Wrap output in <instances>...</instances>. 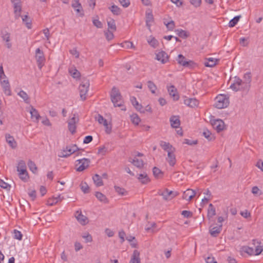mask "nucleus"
<instances>
[{
	"label": "nucleus",
	"instance_id": "nucleus-1",
	"mask_svg": "<svg viewBox=\"0 0 263 263\" xmlns=\"http://www.w3.org/2000/svg\"><path fill=\"white\" fill-rule=\"evenodd\" d=\"M229 105V98L226 95H219L215 98V107L218 109L226 108Z\"/></svg>",
	"mask_w": 263,
	"mask_h": 263
},
{
	"label": "nucleus",
	"instance_id": "nucleus-2",
	"mask_svg": "<svg viewBox=\"0 0 263 263\" xmlns=\"http://www.w3.org/2000/svg\"><path fill=\"white\" fill-rule=\"evenodd\" d=\"M110 97L111 101L115 106L120 107L122 106L123 103L122 97L118 88L115 87L112 88Z\"/></svg>",
	"mask_w": 263,
	"mask_h": 263
},
{
	"label": "nucleus",
	"instance_id": "nucleus-3",
	"mask_svg": "<svg viewBox=\"0 0 263 263\" xmlns=\"http://www.w3.org/2000/svg\"><path fill=\"white\" fill-rule=\"evenodd\" d=\"M79 150V148L76 144H72L67 146L65 148L61 150L58 154V156L61 158H67L70 156L72 154Z\"/></svg>",
	"mask_w": 263,
	"mask_h": 263
},
{
	"label": "nucleus",
	"instance_id": "nucleus-4",
	"mask_svg": "<svg viewBox=\"0 0 263 263\" xmlns=\"http://www.w3.org/2000/svg\"><path fill=\"white\" fill-rule=\"evenodd\" d=\"M230 88L235 91L249 89L242 80L237 77H235L233 83L230 85Z\"/></svg>",
	"mask_w": 263,
	"mask_h": 263
},
{
	"label": "nucleus",
	"instance_id": "nucleus-5",
	"mask_svg": "<svg viewBox=\"0 0 263 263\" xmlns=\"http://www.w3.org/2000/svg\"><path fill=\"white\" fill-rule=\"evenodd\" d=\"M89 81L88 80H84L79 86L80 95L81 99L84 101L86 99V95L89 87Z\"/></svg>",
	"mask_w": 263,
	"mask_h": 263
},
{
	"label": "nucleus",
	"instance_id": "nucleus-6",
	"mask_svg": "<svg viewBox=\"0 0 263 263\" xmlns=\"http://www.w3.org/2000/svg\"><path fill=\"white\" fill-rule=\"evenodd\" d=\"M13 8L15 19H18L21 16L22 3L21 0H10Z\"/></svg>",
	"mask_w": 263,
	"mask_h": 263
},
{
	"label": "nucleus",
	"instance_id": "nucleus-7",
	"mask_svg": "<svg viewBox=\"0 0 263 263\" xmlns=\"http://www.w3.org/2000/svg\"><path fill=\"white\" fill-rule=\"evenodd\" d=\"M35 58L36 61L38 68L40 69H41L43 66L44 65L45 62V58L43 51L41 50L39 48L35 50Z\"/></svg>",
	"mask_w": 263,
	"mask_h": 263
},
{
	"label": "nucleus",
	"instance_id": "nucleus-8",
	"mask_svg": "<svg viewBox=\"0 0 263 263\" xmlns=\"http://www.w3.org/2000/svg\"><path fill=\"white\" fill-rule=\"evenodd\" d=\"M79 119L77 114H73V116L68 121V129L69 132L74 134L76 132V124L79 122Z\"/></svg>",
	"mask_w": 263,
	"mask_h": 263
},
{
	"label": "nucleus",
	"instance_id": "nucleus-9",
	"mask_svg": "<svg viewBox=\"0 0 263 263\" xmlns=\"http://www.w3.org/2000/svg\"><path fill=\"white\" fill-rule=\"evenodd\" d=\"M76 162H78L76 164V166H77V171L82 172L89 166L90 161L88 159L83 158L77 160Z\"/></svg>",
	"mask_w": 263,
	"mask_h": 263
},
{
	"label": "nucleus",
	"instance_id": "nucleus-10",
	"mask_svg": "<svg viewBox=\"0 0 263 263\" xmlns=\"http://www.w3.org/2000/svg\"><path fill=\"white\" fill-rule=\"evenodd\" d=\"M177 61L179 64L185 67H192L194 64L191 60L186 61L185 58L181 54L178 55Z\"/></svg>",
	"mask_w": 263,
	"mask_h": 263
},
{
	"label": "nucleus",
	"instance_id": "nucleus-11",
	"mask_svg": "<svg viewBox=\"0 0 263 263\" xmlns=\"http://www.w3.org/2000/svg\"><path fill=\"white\" fill-rule=\"evenodd\" d=\"M160 195L163 197V198L165 200H171L176 197L178 194L177 192L169 191L168 189H166L163 192L160 194Z\"/></svg>",
	"mask_w": 263,
	"mask_h": 263
},
{
	"label": "nucleus",
	"instance_id": "nucleus-12",
	"mask_svg": "<svg viewBox=\"0 0 263 263\" xmlns=\"http://www.w3.org/2000/svg\"><path fill=\"white\" fill-rule=\"evenodd\" d=\"M211 124L214 128H215L217 132H220L224 128V123L220 119L214 120L211 121Z\"/></svg>",
	"mask_w": 263,
	"mask_h": 263
},
{
	"label": "nucleus",
	"instance_id": "nucleus-13",
	"mask_svg": "<svg viewBox=\"0 0 263 263\" xmlns=\"http://www.w3.org/2000/svg\"><path fill=\"white\" fill-rule=\"evenodd\" d=\"M75 217L78 221L82 225H86L88 222L87 217L82 214L81 211H77L75 214Z\"/></svg>",
	"mask_w": 263,
	"mask_h": 263
},
{
	"label": "nucleus",
	"instance_id": "nucleus-14",
	"mask_svg": "<svg viewBox=\"0 0 263 263\" xmlns=\"http://www.w3.org/2000/svg\"><path fill=\"white\" fill-rule=\"evenodd\" d=\"M156 59L160 61L162 64H165L168 61V56L164 51H161L156 53Z\"/></svg>",
	"mask_w": 263,
	"mask_h": 263
},
{
	"label": "nucleus",
	"instance_id": "nucleus-15",
	"mask_svg": "<svg viewBox=\"0 0 263 263\" xmlns=\"http://www.w3.org/2000/svg\"><path fill=\"white\" fill-rule=\"evenodd\" d=\"M184 103L187 106L192 108L197 107L199 105V101L196 98H190L185 97L184 100Z\"/></svg>",
	"mask_w": 263,
	"mask_h": 263
},
{
	"label": "nucleus",
	"instance_id": "nucleus-16",
	"mask_svg": "<svg viewBox=\"0 0 263 263\" xmlns=\"http://www.w3.org/2000/svg\"><path fill=\"white\" fill-rule=\"evenodd\" d=\"M5 138L7 143L12 149H15L17 147V142L13 136L10 135L9 134H6Z\"/></svg>",
	"mask_w": 263,
	"mask_h": 263
},
{
	"label": "nucleus",
	"instance_id": "nucleus-17",
	"mask_svg": "<svg viewBox=\"0 0 263 263\" xmlns=\"http://www.w3.org/2000/svg\"><path fill=\"white\" fill-rule=\"evenodd\" d=\"M195 195L196 192L194 190L188 189L183 192L182 198L186 200L190 201Z\"/></svg>",
	"mask_w": 263,
	"mask_h": 263
},
{
	"label": "nucleus",
	"instance_id": "nucleus-18",
	"mask_svg": "<svg viewBox=\"0 0 263 263\" xmlns=\"http://www.w3.org/2000/svg\"><path fill=\"white\" fill-rule=\"evenodd\" d=\"M1 84L3 87L4 91L5 94L7 96H10L11 95V91L10 90V86L8 80H1Z\"/></svg>",
	"mask_w": 263,
	"mask_h": 263
},
{
	"label": "nucleus",
	"instance_id": "nucleus-19",
	"mask_svg": "<svg viewBox=\"0 0 263 263\" xmlns=\"http://www.w3.org/2000/svg\"><path fill=\"white\" fill-rule=\"evenodd\" d=\"M260 242L255 239L252 240L255 255L260 254L263 251V246H260Z\"/></svg>",
	"mask_w": 263,
	"mask_h": 263
},
{
	"label": "nucleus",
	"instance_id": "nucleus-20",
	"mask_svg": "<svg viewBox=\"0 0 263 263\" xmlns=\"http://www.w3.org/2000/svg\"><path fill=\"white\" fill-rule=\"evenodd\" d=\"M30 114H31V118L34 122H39V119L41 118V116L38 111L34 108L33 106H31L30 110Z\"/></svg>",
	"mask_w": 263,
	"mask_h": 263
},
{
	"label": "nucleus",
	"instance_id": "nucleus-21",
	"mask_svg": "<svg viewBox=\"0 0 263 263\" xmlns=\"http://www.w3.org/2000/svg\"><path fill=\"white\" fill-rule=\"evenodd\" d=\"M175 151H169L167 153V158H166L167 161L168 162L170 165L173 166L176 162V157L174 154Z\"/></svg>",
	"mask_w": 263,
	"mask_h": 263
},
{
	"label": "nucleus",
	"instance_id": "nucleus-22",
	"mask_svg": "<svg viewBox=\"0 0 263 263\" xmlns=\"http://www.w3.org/2000/svg\"><path fill=\"white\" fill-rule=\"evenodd\" d=\"M160 145L163 150L168 153L169 151H175V148L168 142L164 141L160 142Z\"/></svg>",
	"mask_w": 263,
	"mask_h": 263
},
{
	"label": "nucleus",
	"instance_id": "nucleus-23",
	"mask_svg": "<svg viewBox=\"0 0 263 263\" xmlns=\"http://www.w3.org/2000/svg\"><path fill=\"white\" fill-rule=\"evenodd\" d=\"M2 37L6 42V47L9 49L12 46L11 43H10V34L7 31H2Z\"/></svg>",
	"mask_w": 263,
	"mask_h": 263
},
{
	"label": "nucleus",
	"instance_id": "nucleus-24",
	"mask_svg": "<svg viewBox=\"0 0 263 263\" xmlns=\"http://www.w3.org/2000/svg\"><path fill=\"white\" fill-rule=\"evenodd\" d=\"M129 263H141L140 252L138 250H135L134 251Z\"/></svg>",
	"mask_w": 263,
	"mask_h": 263
},
{
	"label": "nucleus",
	"instance_id": "nucleus-25",
	"mask_svg": "<svg viewBox=\"0 0 263 263\" xmlns=\"http://www.w3.org/2000/svg\"><path fill=\"white\" fill-rule=\"evenodd\" d=\"M18 172V175L20 178L24 182H27L29 179V175L27 171V169L26 170H21L17 171Z\"/></svg>",
	"mask_w": 263,
	"mask_h": 263
},
{
	"label": "nucleus",
	"instance_id": "nucleus-26",
	"mask_svg": "<svg viewBox=\"0 0 263 263\" xmlns=\"http://www.w3.org/2000/svg\"><path fill=\"white\" fill-rule=\"evenodd\" d=\"M96 119L100 124H102L104 126H105L107 133H109L111 131V128H108V125L107 120L100 115H98V117H96Z\"/></svg>",
	"mask_w": 263,
	"mask_h": 263
},
{
	"label": "nucleus",
	"instance_id": "nucleus-27",
	"mask_svg": "<svg viewBox=\"0 0 263 263\" xmlns=\"http://www.w3.org/2000/svg\"><path fill=\"white\" fill-rule=\"evenodd\" d=\"M171 126L173 128H178L180 125V120L178 116H172L170 118Z\"/></svg>",
	"mask_w": 263,
	"mask_h": 263
},
{
	"label": "nucleus",
	"instance_id": "nucleus-28",
	"mask_svg": "<svg viewBox=\"0 0 263 263\" xmlns=\"http://www.w3.org/2000/svg\"><path fill=\"white\" fill-rule=\"evenodd\" d=\"M222 230V224L218 227H214L210 230V233L213 237H216Z\"/></svg>",
	"mask_w": 263,
	"mask_h": 263
},
{
	"label": "nucleus",
	"instance_id": "nucleus-29",
	"mask_svg": "<svg viewBox=\"0 0 263 263\" xmlns=\"http://www.w3.org/2000/svg\"><path fill=\"white\" fill-rule=\"evenodd\" d=\"M138 179L142 184H147L150 181V179L146 173L139 174Z\"/></svg>",
	"mask_w": 263,
	"mask_h": 263
},
{
	"label": "nucleus",
	"instance_id": "nucleus-30",
	"mask_svg": "<svg viewBox=\"0 0 263 263\" xmlns=\"http://www.w3.org/2000/svg\"><path fill=\"white\" fill-rule=\"evenodd\" d=\"M218 60L216 59L210 58L206 59V61L204 62V65L206 67H212L215 66Z\"/></svg>",
	"mask_w": 263,
	"mask_h": 263
},
{
	"label": "nucleus",
	"instance_id": "nucleus-31",
	"mask_svg": "<svg viewBox=\"0 0 263 263\" xmlns=\"http://www.w3.org/2000/svg\"><path fill=\"white\" fill-rule=\"evenodd\" d=\"M135 166L138 168H142L144 166V162L142 159H139L137 158H134L132 160H129Z\"/></svg>",
	"mask_w": 263,
	"mask_h": 263
},
{
	"label": "nucleus",
	"instance_id": "nucleus-32",
	"mask_svg": "<svg viewBox=\"0 0 263 263\" xmlns=\"http://www.w3.org/2000/svg\"><path fill=\"white\" fill-rule=\"evenodd\" d=\"M92 179L94 183L97 186H101L103 185V182L102 177L98 174H95L92 177Z\"/></svg>",
	"mask_w": 263,
	"mask_h": 263
},
{
	"label": "nucleus",
	"instance_id": "nucleus-33",
	"mask_svg": "<svg viewBox=\"0 0 263 263\" xmlns=\"http://www.w3.org/2000/svg\"><path fill=\"white\" fill-rule=\"evenodd\" d=\"M168 91L170 95L173 97L174 100H178L179 99V96L176 94L177 89L173 85L168 88Z\"/></svg>",
	"mask_w": 263,
	"mask_h": 263
},
{
	"label": "nucleus",
	"instance_id": "nucleus-34",
	"mask_svg": "<svg viewBox=\"0 0 263 263\" xmlns=\"http://www.w3.org/2000/svg\"><path fill=\"white\" fill-rule=\"evenodd\" d=\"M107 23L108 25V28L109 29H110L112 31H115L116 30L117 27L116 25L115 21L112 18H108L107 19Z\"/></svg>",
	"mask_w": 263,
	"mask_h": 263
},
{
	"label": "nucleus",
	"instance_id": "nucleus-35",
	"mask_svg": "<svg viewBox=\"0 0 263 263\" xmlns=\"http://www.w3.org/2000/svg\"><path fill=\"white\" fill-rule=\"evenodd\" d=\"M95 196L97 197V198L101 202H102L104 203H108V201L105 195L103 194L102 193L99 192H97L95 194Z\"/></svg>",
	"mask_w": 263,
	"mask_h": 263
},
{
	"label": "nucleus",
	"instance_id": "nucleus-36",
	"mask_svg": "<svg viewBox=\"0 0 263 263\" xmlns=\"http://www.w3.org/2000/svg\"><path fill=\"white\" fill-rule=\"evenodd\" d=\"M22 18L23 22L25 24L28 29L31 28V20L28 15L21 16Z\"/></svg>",
	"mask_w": 263,
	"mask_h": 263
},
{
	"label": "nucleus",
	"instance_id": "nucleus-37",
	"mask_svg": "<svg viewBox=\"0 0 263 263\" xmlns=\"http://www.w3.org/2000/svg\"><path fill=\"white\" fill-rule=\"evenodd\" d=\"M251 72H247L244 74L243 79L244 81H243L245 84H246V86L249 89L250 87V84L251 82Z\"/></svg>",
	"mask_w": 263,
	"mask_h": 263
},
{
	"label": "nucleus",
	"instance_id": "nucleus-38",
	"mask_svg": "<svg viewBox=\"0 0 263 263\" xmlns=\"http://www.w3.org/2000/svg\"><path fill=\"white\" fill-rule=\"evenodd\" d=\"M17 95L21 97L22 98L24 101L27 103V104H29L30 103V99H29V97L28 96V95L27 94V93L24 91V90H21L18 93Z\"/></svg>",
	"mask_w": 263,
	"mask_h": 263
},
{
	"label": "nucleus",
	"instance_id": "nucleus-39",
	"mask_svg": "<svg viewBox=\"0 0 263 263\" xmlns=\"http://www.w3.org/2000/svg\"><path fill=\"white\" fill-rule=\"evenodd\" d=\"M215 215H216L215 209L212 203H210L209 204L208 211V217L210 219L211 218H212Z\"/></svg>",
	"mask_w": 263,
	"mask_h": 263
},
{
	"label": "nucleus",
	"instance_id": "nucleus-40",
	"mask_svg": "<svg viewBox=\"0 0 263 263\" xmlns=\"http://www.w3.org/2000/svg\"><path fill=\"white\" fill-rule=\"evenodd\" d=\"M154 21L153 15L152 13H147L146 15V25L149 29L151 26V23Z\"/></svg>",
	"mask_w": 263,
	"mask_h": 263
},
{
	"label": "nucleus",
	"instance_id": "nucleus-41",
	"mask_svg": "<svg viewBox=\"0 0 263 263\" xmlns=\"http://www.w3.org/2000/svg\"><path fill=\"white\" fill-rule=\"evenodd\" d=\"M111 12L116 15H120L121 13V9L116 5H112L109 8Z\"/></svg>",
	"mask_w": 263,
	"mask_h": 263
},
{
	"label": "nucleus",
	"instance_id": "nucleus-42",
	"mask_svg": "<svg viewBox=\"0 0 263 263\" xmlns=\"http://www.w3.org/2000/svg\"><path fill=\"white\" fill-rule=\"evenodd\" d=\"M203 136L209 141H212L214 139V136L208 129H204L203 133Z\"/></svg>",
	"mask_w": 263,
	"mask_h": 263
},
{
	"label": "nucleus",
	"instance_id": "nucleus-43",
	"mask_svg": "<svg viewBox=\"0 0 263 263\" xmlns=\"http://www.w3.org/2000/svg\"><path fill=\"white\" fill-rule=\"evenodd\" d=\"M69 72L71 76L75 79L79 78L81 76L80 72L75 68H71L69 69Z\"/></svg>",
	"mask_w": 263,
	"mask_h": 263
},
{
	"label": "nucleus",
	"instance_id": "nucleus-44",
	"mask_svg": "<svg viewBox=\"0 0 263 263\" xmlns=\"http://www.w3.org/2000/svg\"><path fill=\"white\" fill-rule=\"evenodd\" d=\"M130 119L132 123L136 125H138L141 121L139 117L136 114H133L130 116Z\"/></svg>",
	"mask_w": 263,
	"mask_h": 263
},
{
	"label": "nucleus",
	"instance_id": "nucleus-45",
	"mask_svg": "<svg viewBox=\"0 0 263 263\" xmlns=\"http://www.w3.org/2000/svg\"><path fill=\"white\" fill-rule=\"evenodd\" d=\"M80 187L82 191L84 194H87L89 192V187L86 182H82L80 184Z\"/></svg>",
	"mask_w": 263,
	"mask_h": 263
},
{
	"label": "nucleus",
	"instance_id": "nucleus-46",
	"mask_svg": "<svg viewBox=\"0 0 263 263\" xmlns=\"http://www.w3.org/2000/svg\"><path fill=\"white\" fill-rule=\"evenodd\" d=\"M148 44L153 48H156L158 45V41L154 37L150 36L147 40Z\"/></svg>",
	"mask_w": 263,
	"mask_h": 263
},
{
	"label": "nucleus",
	"instance_id": "nucleus-47",
	"mask_svg": "<svg viewBox=\"0 0 263 263\" xmlns=\"http://www.w3.org/2000/svg\"><path fill=\"white\" fill-rule=\"evenodd\" d=\"M28 165L30 170L34 174L37 172V167L35 164L31 160H29L28 162Z\"/></svg>",
	"mask_w": 263,
	"mask_h": 263
},
{
	"label": "nucleus",
	"instance_id": "nucleus-48",
	"mask_svg": "<svg viewBox=\"0 0 263 263\" xmlns=\"http://www.w3.org/2000/svg\"><path fill=\"white\" fill-rule=\"evenodd\" d=\"M147 86L152 93H155L156 90L157 89V86L152 81H148L147 82Z\"/></svg>",
	"mask_w": 263,
	"mask_h": 263
},
{
	"label": "nucleus",
	"instance_id": "nucleus-49",
	"mask_svg": "<svg viewBox=\"0 0 263 263\" xmlns=\"http://www.w3.org/2000/svg\"><path fill=\"white\" fill-rule=\"evenodd\" d=\"M243 251L250 255H255L254 247H244Z\"/></svg>",
	"mask_w": 263,
	"mask_h": 263
},
{
	"label": "nucleus",
	"instance_id": "nucleus-50",
	"mask_svg": "<svg viewBox=\"0 0 263 263\" xmlns=\"http://www.w3.org/2000/svg\"><path fill=\"white\" fill-rule=\"evenodd\" d=\"M240 16H236L233 19H232L229 23V26L233 27L235 26L239 20Z\"/></svg>",
	"mask_w": 263,
	"mask_h": 263
},
{
	"label": "nucleus",
	"instance_id": "nucleus-51",
	"mask_svg": "<svg viewBox=\"0 0 263 263\" xmlns=\"http://www.w3.org/2000/svg\"><path fill=\"white\" fill-rule=\"evenodd\" d=\"M176 32L177 34L181 37L186 38L188 36L187 32L182 29H177L176 30Z\"/></svg>",
	"mask_w": 263,
	"mask_h": 263
},
{
	"label": "nucleus",
	"instance_id": "nucleus-52",
	"mask_svg": "<svg viewBox=\"0 0 263 263\" xmlns=\"http://www.w3.org/2000/svg\"><path fill=\"white\" fill-rule=\"evenodd\" d=\"M153 172L154 176L156 178H159L160 177V175H162V171L157 167H154L153 168Z\"/></svg>",
	"mask_w": 263,
	"mask_h": 263
},
{
	"label": "nucleus",
	"instance_id": "nucleus-53",
	"mask_svg": "<svg viewBox=\"0 0 263 263\" xmlns=\"http://www.w3.org/2000/svg\"><path fill=\"white\" fill-rule=\"evenodd\" d=\"M26 169L27 167L25 162L24 160L19 161L17 166V171Z\"/></svg>",
	"mask_w": 263,
	"mask_h": 263
},
{
	"label": "nucleus",
	"instance_id": "nucleus-54",
	"mask_svg": "<svg viewBox=\"0 0 263 263\" xmlns=\"http://www.w3.org/2000/svg\"><path fill=\"white\" fill-rule=\"evenodd\" d=\"M82 237L85 239V242H90L92 241V238L90 234L88 233L83 234Z\"/></svg>",
	"mask_w": 263,
	"mask_h": 263
},
{
	"label": "nucleus",
	"instance_id": "nucleus-55",
	"mask_svg": "<svg viewBox=\"0 0 263 263\" xmlns=\"http://www.w3.org/2000/svg\"><path fill=\"white\" fill-rule=\"evenodd\" d=\"M14 238L18 239L19 240L22 239V234L21 232L17 230H14L13 231Z\"/></svg>",
	"mask_w": 263,
	"mask_h": 263
},
{
	"label": "nucleus",
	"instance_id": "nucleus-56",
	"mask_svg": "<svg viewBox=\"0 0 263 263\" xmlns=\"http://www.w3.org/2000/svg\"><path fill=\"white\" fill-rule=\"evenodd\" d=\"M105 35L106 36V39L108 41H110L112 40L114 38V34L112 33V31L107 30L106 32H105Z\"/></svg>",
	"mask_w": 263,
	"mask_h": 263
},
{
	"label": "nucleus",
	"instance_id": "nucleus-57",
	"mask_svg": "<svg viewBox=\"0 0 263 263\" xmlns=\"http://www.w3.org/2000/svg\"><path fill=\"white\" fill-rule=\"evenodd\" d=\"M107 148L105 146H102L98 148V154L102 155H105Z\"/></svg>",
	"mask_w": 263,
	"mask_h": 263
},
{
	"label": "nucleus",
	"instance_id": "nucleus-58",
	"mask_svg": "<svg viewBox=\"0 0 263 263\" xmlns=\"http://www.w3.org/2000/svg\"><path fill=\"white\" fill-rule=\"evenodd\" d=\"M0 186L3 189H6L8 190H9L11 187L9 184L4 182L2 180H0Z\"/></svg>",
	"mask_w": 263,
	"mask_h": 263
},
{
	"label": "nucleus",
	"instance_id": "nucleus-59",
	"mask_svg": "<svg viewBox=\"0 0 263 263\" xmlns=\"http://www.w3.org/2000/svg\"><path fill=\"white\" fill-rule=\"evenodd\" d=\"M120 4L124 8L128 7L130 3L129 0H118Z\"/></svg>",
	"mask_w": 263,
	"mask_h": 263
},
{
	"label": "nucleus",
	"instance_id": "nucleus-60",
	"mask_svg": "<svg viewBox=\"0 0 263 263\" xmlns=\"http://www.w3.org/2000/svg\"><path fill=\"white\" fill-rule=\"evenodd\" d=\"M115 189L116 192L118 193V194L121 195H124L125 190L123 188L117 186H115Z\"/></svg>",
	"mask_w": 263,
	"mask_h": 263
},
{
	"label": "nucleus",
	"instance_id": "nucleus-61",
	"mask_svg": "<svg viewBox=\"0 0 263 263\" xmlns=\"http://www.w3.org/2000/svg\"><path fill=\"white\" fill-rule=\"evenodd\" d=\"M165 25L167 28L170 30H173L175 27V23L173 21L168 22L167 24H165Z\"/></svg>",
	"mask_w": 263,
	"mask_h": 263
},
{
	"label": "nucleus",
	"instance_id": "nucleus-62",
	"mask_svg": "<svg viewBox=\"0 0 263 263\" xmlns=\"http://www.w3.org/2000/svg\"><path fill=\"white\" fill-rule=\"evenodd\" d=\"M93 24L98 28H101L103 27L102 23L99 20H93Z\"/></svg>",
	"mask_w": 263,
	"mask_h": 263
},
{
	"label": "nucleus",
	"instance_id": "nucleus-63",
	"mask_svg": "<svg viewBox=\"0 0 263 263\" xmlns=\"http://www.w3.org/2000/svg\"><path fill=\"white\" fill-rule=\"evenodd\" d=\"M123 47L127 48H134V45L132 42L126 41L123 43Z\"/></svg>",
	"mask_w": 263,
	"mask_h": 263
},
{
	"label": "nucleus",
	"instance_id": "nucleus-64",
	"mask_svg": "<svg viewBox=\"0 0 263 263\" xmlns=\"http://www.w3.org/2000/svg\"><path fill=\"white\" fill-rule=\"evenodd\" d=\"M183 143L189 145H195L197 143V140H191L189 139H185Z\"/></svg>",
	"mask_w": 263,
	"mask_h": 263
}]
</instances>
